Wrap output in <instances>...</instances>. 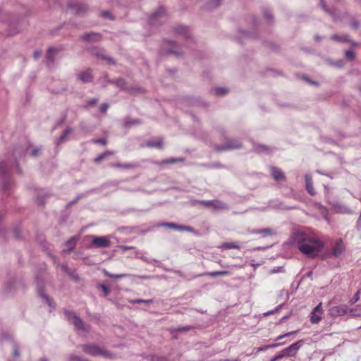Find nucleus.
Here are the masks:
<instances>
[{
	"label": "nucleus",
	"mask_w": 361,
	"mask_h": 361,
	"mask_svg": "<svg viewBox=\"0 0 361 361\" xmlns=\"http://www.w3.org/2000/svg\"><path fill=\"white\" fill-rule=\"evenodd\" d=\"M104 274L111 279H115L131 276V274H114L109 273L107 271H104Z\"/></svg>",
	"instance_id": "473e14b6"
},
{
	"label": "nucleus",
	"mask_w": 361,
	"mask_h": 361,
	"mask_svg": "<svg viewBox=\"0 0 361 361\" xmlns=\"http://www.w3.org/2000/svg\"><path fill=\"white\" fill-rule=\"evenodd\" d=\"M42 56V51L40 50H36L33 53V57L35 59H39Z\"/></svg>",
	"instance_id": "338daca9"
},
{
	"label": "nucleus",
	"mask_w": 361,
	"mask_h": 361,
	"mask_svg": "<svg viewBox=\"0 0 361 361\" xmlns=\"http://www.w3.org/2000/svg\"><path fill=\"white\" fill-rule=\"evenodd\" d=\"M321 319L322 317L316 314L315 312L312 311L310 316V322L312 324H317Z\"/></svg>",
	"instance_id": "58836bf2"
},
{
	"label": "nucleus",
	"mask_w": 361,
	"mask_h": 361,
	"mask_svg": "<svg viewBox=\"0 0 361 361\" xmlns=\"http://www.w3.org/2000/svg\"><path fill=\"white\" fill-rule=\"evenodd\" d=\"M81 38L84 42H96L101 40L102 35L99 32H91L85 33Z\"/></svg>",
	"instance_id": "dca6fc26"
},
{
	"label": "nucleus",
	"mask_w": 361,
	"mask_h": 361,
	"mask_svg": "<svg viewBox=\"0 0 361 361\" xmlns=\"http://www.w3.org/2000/svg\"><path fill=\"white\" fill-rule=\"evenodd\" d=\"M146 146H147L149 147H152V148L161 149L162 146H163V140H162V138L159 137L157 141H154V140L148 141L146 143Z\"/></svg>",
	"instance_id": "cd10ccee"
},
{
	"label": "nucleus",
	"mask_w": 361,
	"mask_h": 361,
	"mask_svg": "<svg viewBox=\"0 0 361 361\" xmlns=\"http://www.w3.org/2000/svg\"><path fill=\"white\" fill-rule=\"evenodd\" d=\"M109 82L111 83V84H114L116 87H119L121 90H125V91H127V92H130V91H132V90H136V91H140V88H131V89H129L127 86H126V80L123 79V78H118L116 80H109Z\"/></svg>",
	"instance_id": "f3484780"
},
{
	"label": "nucleus",
	"mask_w": 361,
	"mask_h": 361,
	"mask_svg": "<svg viewBox=\"0 0 361 361\" xmlns=\"http://www.w3.org/2000/svg\"><path fill=\"white\" fill-rule=\"evenodd\" d=\"M229 274H230V272L228 271H211V272L200 274H197V276H195V277H201V276H204L217 277V276H228Z\"/></svg>",
	"instance_id": "393cba45"
},
{
	"label": "nucleus",
	"mask_w": 361,
	"mask_h": 361,
	"mask_svg": "<svg viewBox=\"0 0 361 361\" xmlns=\"http://www.w3.org/2000/svg\"><path fill=\"white\" fill-rule=\"evenodd\" d=\"M100 16L104 18L109 19V20H114V17L113 16V15L109 11H101L100 12Z\"/></svg>",
	"instance_id": "a19ab883"
},
{
	"label": "nucleus",
	"mask_w": 361,
	"mask_h": 361,
	"mask_svg": "<svg viewBox=\"0 0 361 361\" xmlns=\"http://www.w3.org/2000/svg\"><path fill=\"white\" fill-rule=\"evenodd\" d=\"M46 197L47 196L39 195L37 199L38 204L40 205H44L45 204V197Z\"/></svg>",
	"instance_id": "680f3d73"
},
{
	"label": "nucleus",
	"mask_w": 361,
	"mask_h": 361,
	"mask_svg": "<svg viewBox=\"0 0 361 361\" xmlns=\"http://www.w3.org/2000/svg\"><path fill=\"white\" fill-rule=\"evenodd\" d=\"M242 147V142L238 138H226L221 145H216L214 149L216 152H221L224 151H230Z\"/></svg>",
	"instance_id": "7ed1b4c3"
},
{
	"label": "nucleus",
	"mask_w": 361,
	"mask_h": 361,
	"mask_svg": "<svg viewBox=\"0 0 361 361\" xmlns=\"http://www.w3.org/2000/svg\"><path fill=\"white\" fill-rule=\"evenodd\" d=\"M222 0H209L206 4V8L209 10L214 9L218 7Z\"/></svg>",
	"instance_id": "2f4dec72"
},
{
	"label": "nucleus",
	"mask_w": 361,
	"mask_h": 361,
	"mask_svg": "<svg viewBox=\"0 0 361 361\" xmlns=\"http://www.w3.org/2000/svg\"><path fill=\"white\" fill-rule=\"evenodd\" d=\"M61 269L64 272L67 273L68 274H71V269L68 268L67 264H63L61 265Z\"/></svg>",
	"instance_id": "e2e57ef3"
},
{
	"label": "nucleus",
	"mask_w": 361,
	"mask_h": 361,
	"mask_svg": "<svg viewBox=\"0 0 361 361\" xmlns=\"http://www.w3.org/2000/svg\"><path fill=\"white\" fill-rule=\"evenodd\" d=\"M221 247L225 249H239L240 246L234 243H225L222 245Z\"/></svg>",
	"instance_id": "79ce46f5"
},
{
	"label": "nucleus",
	"mask_w": 361,
	"mask_h": 361,
	"mask_svg": "<svg viewBox=\"0 0 361 361\" xmlns=\"http://www.w3.org/2000/svg\"><path fill=\"white\" fill-rule=\"evenodd\" d=\"M67 7L74 14L84 15L88 10L87 6L80 0H69Z\"/></svg>",
	"instance_id": "423d86ee"
},
{
	"label": "nucleus",
	"mask_w": 361,
	"mask_h": 361,
	"mask_svg": "<svg viewBox=\"0 0 361 361\" xmlns=\"http://www.w3.org/2000/svg\"><path fill=\"white\" fill-rule=\"evenodd\" d=\"M331 66H334L338 68H342L344 66V62L342 60H338L334 63H332Z\"/></svg>",
	"instance_id": "052dcab7"
},
{
	"label": "nucleus",
	"mask_w": 361,
	"mask_h": 361,
	"mask_svg": "<svg viewBox=\"0 0 361 361\" xmlns=\"http://www.w3.org/2000/svg\"><path fill=\"white\" fill-rule=\"evenodd\" d=\"M111 245L109 238L108 236H92V245L97 248L109 247Z\"/></svg>",
	"instance_id": "9d476101"
},
{
	"label": "nucleus",
	"mask_w": 361,
	"mask_h": 361,
	"mask_svg": "<svg viewBox=\"0 0 361 361\" xmlns=\"http://www.w3.org/2000/svg\"><path fill=\"white\" fill-rule=\"evenodd\" d=\"M183 161H184V159L182 157H180V158L171 157V158L164 159L162 161H154V164L156 165L160 166L162 164H174L176 163L182 162Z\"/></svg>",
	"instance_id": "b1692460"
},
{
	"label": "nucleus",
	"mask_w": 361,
	"mask_h": 361,
	"mask_svg": "<svg viewBox=\"0 0 361 361\" xmlns=\"http://www.w3.org/2000/svg\"><path fill=\"white\" fill-rule=\"evenodd\" d=\"M82 348L85 353L92 356H102L106 358H111V354L94 345H83Z\"/></svg>",
	"instance_id": "39448f33"
},
{
	"label": "nucleus",
	"mask_w": 361,
	"mask_h": 361,
	"mask_svg": "<svg viewBox=\"0 0 361 361\" xmlns=\"http://www.w3.org/2000/svg\"><path fill=\"white\" fill-rule=\"evenodd\" d=\"M165 42H168L169 44L173 45L171 47L166 50L167 54H173L177 58H180L183 56V52L180 51V48L174 42L166 40Z\"/></svg>",
	"instance_id": "412c9836"
},
{
	"label": "nucleus",
	"mask_w": 361,
	"mask_h": 361,
	"mask_svg": "<svg viewBox=\"0 0 361 361\" xmlns=\"http://www.w3.org/2000/svg\"><path fill=\"white\" fill-rule=\"evenodd\" d=\"M291 240L302 254L310 257L317 256L324 247V243L322 241L304 232L293 233Z\"/></svg>",
	"instance_id": "f03ea898"
},
{
	"label": "nucleus",
	"mask_w": 361,
	"mask_h": 361,
	"mask_svg": "<svg viewBox=\"0 0 361 361\" xmlns=\"http://www.w3.org/2000/svg\"><path fill=\"white\" fill-rule=\"evenodd\" d=\"M99 99L97 98H92L88 101H87L86 106L87 107H91L94 106L97 102Z\"/></svg>",
	"instance_id": "864d4df0"
},
{
	"label": "nucleus",
	"mask_w": 361,
	"mask_h": 361,
	"mask_svg": "<svg viewBox=\"0 0 361 361\" xmlns=\"http://www.w3.org/2000/svg\"><path fill=\"white\" fill-rule=\"evenodd\" d=\"M106 157V154H101L94 158V162L99 163Z\"/></svg>",
	"instance_id": "bf43d9fd"
},
{
	"label": "nucleus",
	"mask_w": 361,
	"mask_h": 361,
	"mask_svg": "<svg viewBox=\"0 0 361 361\" xmlns=\"http://www.w3.org/2000/svg\"><path fill=\"white\" fill-rule=\"evenodd\" d=\"M37 293L38 295L42 298V302L47 304L49 307L54 308L55 305L52 302L51 299L49 298L48 295H47L44 291L43 285L41 282L37 280Z\"/></svg>",
	"instance_id": "f8f14e48"
},
{
	"label": "nucleus",
	"mask_w": 361,
	"mask_h": 361,
	"mask_svg": "<svg viewBox=\"0 0 361 361\" xmlns=\"http://www.w3.org/2000/svg\"><path fill=\"white\" fill-rule=\"evenodd\" d=\"M41 152H42V147H37L31 151L30 155L32 157H37L41 154Z\"/></svg>",
	"instance_id": "de8ad7c7"
},
{
	"label": "nucleus",
	"mask_w": 361,
	"mask_h": 361,
	"mask_svg": "<svg viewBox=\"0 0 361 361\" xmlns=\"http://www.w3.org/2000/svg\"><path fill=\"white\" fill-rule=\"evenodd\" d=\"M73 132L72 128L68 126L63 131V133L61 135V136L57 140L56 144L57 146L62 144L66 139L67 136Z\"/></svg>",
	"instance_id": "a878e982"
},
{
	"label": "nucleus",
	"mask_w": 361,
	"mask_h": 361,
	"mask_svg": "<svg viewBox=\"0 0 361 361\" xmlns=\"http://www.w3.org/2000/svg\"><path fill=\"white\" fill-rule=\"evenodd\" d=\"M69 361H85L81 357L72 354L69 356Z\"/></svg>",
	"instance_id": "6e6d98bb"
},
{
	"label": "nucleus",
	"mask_w": 361,
	"mask_h": 361,
	"mask_svg": "<svg viewBox=\"0 0 361 361\" xmlns=\"http://www.w3.org/2000/svg\"><path fill=\"white\" fill-rule=\"evenodd\" d=\"M166 20V11L163 7H159L148 18V23L151 26H159Z\"/></svg>",
	"instance_id": "20e7f679"
},
{
	"label": "nucleus",
	"mask_w": 361,
	"mask_h": 361,
	"mask_svg": "<svg viewBox=\"0 0 361 361\" xmlns=\"http://www.w3.org/2000/svg\"><path fill=\"white\" fill-rule=\"evenodd\" d=\"M349 313L353 317H361V305H358L355 308L351 309Z\"/></svg>",
	"instance_id": "c9c22d12"
},
{
	"label": "nucleus",
	"mask_w": 361,
	"mask_h": 361,
	"mask_svg": "<svg viewBox=\"0 0 361 361\" xmlns=\"http://www.w3.org/2000/svg\"><path fill=\"white\" fill-rule=\"evenodd\" d=\"M109 108V104L106 103H103L100 106V111L102 113H105Z\"/></svg>",
	"instance_id": "69168bd1"
},
{
	"label": "nucleus",
	"mask_w": 361,
	"mask_h": 361,
	"mask_svg": "<svg viewBox=\"0 0 361 361\" xmlns=\"http://www.w3.org/2000/svg\"><path fill=\"white\" fill-rule=\"evenodd\" d=\"M0 340L1 341H11L12 344V341H15L13 339L12 335L8 332H2L0 335Z\"/></svg>",
	"instance_id": "72a5a7b5"
},
{
	"label": "nucleus",
	"mask_w": 361,
	"mask_h": 361,
	"mask_svg": "<svg viewBox=\"0 0 361 361\" xmlns=\"http://www.w3.org/2000/svg\"><path fill=\"white\" fill-rule=\"evenodd\" d=\"M92 53L98 58L108 61L109 64H115L114 60L112 58L106 56L103 49L94 48L92 50Z\"/></svg>",
	"instance_id": "4be33fe9"
},
{
	"label": "nucleus",
	"mask_w": 361,
	"mask_h": 361,
	"mask_svg": "<svg viewBox=\"0 0 361 361\" xmlns=\"http://www.w3.org/2000/svg\"><path fill=\"white\" fill-rule=\"evenodd\" d=\"M345 57L348 61H353L355 57V54L353 51L348 50L345 52Z\"/></svg>",
	"instance_id": "49530a36"
},
{
	"label": "nucleus",
	"mask_w": 361,
	"mask_h": 361,
	"mask_svg": "<svg viewBox=\"0 0 361 361\" xmlns=\"http://www.w3.org/2000/svg\"><path fill=\"white\" fill-rule=\"evenodd\" d=\"M129 302L133 304L135 303H145L147 305H149L153 302V300H144V299H134V300H130Z\"/></svg>",
	"instance_id": "ea45409f"
},
{
	"label": "nucleus",
	"mask_w": 361,
	"mask_h": 361,
	"mask_svg": "<svg viewBox=\"0 0 361 361\" xmlns=\"http://www.w3.org/2000/svg\"><path fill=\"white\" fill-rule=\"evenodd\" d=\"M79 128L81 131L85 132L86 133H88L92 131V129L83 122H81L80 123Z\"/></svg>",
	"instance_id": "c03bdc74"
},
{
	"label": "nucleus",
	"mask_w": 361,
	"mask_h": 361,
	"mask_svg": "<svg viewBox=\"0 0 361 361\" xmlns=\"http://www.w3.org/2000/svg\"><path fill=\"white\" fill-rule=\"evenodd\" d=\"M64 314L66 319L72 321L74 326L80 330L86 331V326L78 315L73 311L64 310Z\"/></svg>",
	"instance_id": "6e6552de"
},
{
	"label": "nucleus",
	"mask_w": 361,
	"mask_h": 361,
	"mask_svg": "<svg viewBox=\"0 0 361 361\" xmlns=\"http://www.w3.org/2000/svg\"><path fill=\"white\" fill-rule=\"evenodd\" d=\"M27 151V148L16 146L12 149L11 157L6 161L0 162V185L3 190H8L12 185L10 178L11 168H15L18 174L22 173L18 159L24 157Z\"/></svg>",
	"instance_id": "f257e3e1"
},
{
	"label": "nucleus",
	"mask_w": 361,
	"mask_h": 361,
	"mask_svg": "<svg viewBox=\"0 0 361 361\" xmlns=\"http://www.w3.org/2000/svg\"><path fill=\"white\" fill-rule=\"evenodd\" d=\"M320 5L324 11L327 13L334 20H338V15L334 10H330L326 5L324 0H320Z\"/></svg>",
	"instance_id": "bb28decb"
},
{
	"label": "nucleus",
	"mask_w": 361,
	"mask_h": 361,
	"mask_svg": "<svg viewBox=\"0 0 361 361\" xmlns=\"http://www.w3.org/2000/svg\"><path fill=\"white\" fill-rule=\"evenodd\" d=\"M214 91L217 95L223 96L228 92V89L226 87H216Z\"/></svg>",
	"instance_id": "a18cd8bd"
},
{
	"label": "nucleus",
	"mask_w": 361,
	"mask_h": 361,
	"mask_svg": "<svg viewBox=\"0 0 361 361\" xmlns=\"http://www.w3.org/2000/svg\"><path fill=\"white\" fill-rule=\"evenodd\" d=\"M254 150L257 153H267L269 154L271 152V149L264 145H257L254 147Z\"/></svg>",
	"instance_id": "c85d7f7f"
},
{
	"label": "nucleus",
	"mask_w": 361,
	"mask_h": 361,
	"mask_svg": "<svg viewBox=\"0 0 361 361\" xmlns=\"http://www.w3.org/2000/svg\"><path fill=\"white\" fill-rule=\"evenodd\" d=\"M91 142L92 143L100 144V145H106V143H107V140L106 139H104V138L92 139L91 140Z\"/></svg>",
	"instance_id": "603ef678"
},
{
	"label": "nucleus",
	"mask_w": 361,
	"mask_h": 361,
	"mask_svg": "<svg viewBox=\"0 0 361 361\" xmlns=\"http://www.w3.org/2000/svg\"><path fill=\"white\" fill-rule=\"evenodd\" d=\"M159 226H163L168 228H171L175 231H188V232H193L194 228L189 226H185V225H179L175 223L172 222H166V223H161L159 225Z\"/></svg>",
	"instance_id": "9b49d317"
},
{
	"label": "nucleus",
	"mask_w": 361,
	"mask_h": 361,
	"mask_svg": "<svg viewBox=\"0 0 361 361\" xmlns=\"http://www.w3.org/2000/svg\"><path fill=\"white\" fill-rule=\"evenodd\" d=\"M198 202L202 205L211 207L214 210L228 211L230 209V207L226 203L219 200H200Z\"/></svg>",
	"instance_id": "0eeeda50"
},
{
	"label": "nucleus",
	"mask_w": 361,
	"mask_h": 361,
	"mask_svg": "<svg viewBox=\"0 0 361 361\" xmlns=\"http://www.w3.org/2000/svg\"><path fill=\"white\" fill-rule=\"evenodd\" d=\"M13 234H14V237L16 239L21 238L20 229L19 228L16 227L13 229Z\"/></svg>",
	"instance_id": "13d9d810"
},
{
	"label": "nucleus",
	"mask_w": 361,
	"mask_h": 361,
	"mask_svg": "<svg viewBox=\"0 0 361 361\" xmlns=\"http://www.w3.org/2000/svg\"><path fill=\"white\" fill-rule=\"evenodd\" d=\"M270 173L274 179L276 181H281L286 180V176L283 171L276 166L270 167Z\"/></svg>",
	"instance_id": "aec40b11"
},
{
	"label": "nucleus",
	"mask_w": 361,
	"mask_h": 361,
	"mask_svg": "<svg viewBox=\"0 0 361 361\" xmlns=\"http://www.w3.org/2000/svg\"><path fill=\"white\" fill-rule=\"evenodd\" d=\"M76 241H77V238L75 236H73L71 237L66 243V245L67 247V250H64L63 252H71L72 251L75 245H76Z\"/></svg>",
	"instance_id": "c756f323"
},
{
	"label": "nucleus",
	"mask_w": 361,
	"mask_h": 361,
	"mask_svg": "<svg viewBox=\"0 0 361 361\" xmlns=\"http://www.w3.org/2000/svg\"><path fill=\"white\" fill-rule=\"evenodd\" d=\"M345 252V246L341 239L336 242L333 247V254L336 257H341Z\"/></svg>",
	"instance_id": "6ab92c4d"
},
{
	"label": "nucleus",
	"mask_w": 361,
	"mask_h": 361,
	"mask_svg": "<svg viewBox=\"0 0 361 361\" xmlns=\"http://www.w3.org/2000/svg\"><path fill=\"white\" fill-rule=\"evenodd\" d=\"M193 329H194L193 326L187 325V326H185L177 328L176 331L178 332H186V331H188L192 330Z\"/></svg>",
	"instance_id": "3c124183"
},
{
	"label": "nucleus",
	"mask_w": 361,
	"mask_h": 361,
	"mask_svg": "<svg viewBox=\"0 0 361 361\" xmlns=\"http://www.w3.org/2000/svg\"><path fill=\"white\" fill-rule=\"evenodd\" d=\"M305 188L308 193L314 196L316 195V192L313 188V183L312 180V176L310 174L305 175Z\"/></svg>",
	"instance_id": "5701e85b"
},
{
	"label": "nucleus",
	"mask_w": 361,
	"mask_h": 361,
	"mask_svg": "<svg viewBox=\"0 0 361 361\" xmlns=\"http://www.w3.org/2000/svg\"><path fill=\"white\" fill-rule=\"evenodd\" d=\"M262 12H263V14H264V17L267 20H271L273 19L272 13H271V11L269 9L264 8V9H263Z\"/></svg>",
	"instance_id": "09e8293b"
},
{
	"label": "nucleus",
	"mask_w": 361,
	"mask_h": 361,
	"mask_svg": "<svg viewBox=\"0 0 361 361\" xmlns=\"http://www.w3.org/2000/svg\"><path fill=\"white\" fill-rule=\"evenodd\" d=\"M298 332V331H290V332L286 333V334H283V335H280V336H279L275 339V341H281V339H283V338L287 337V336H290V335H293V334H297Z\"/></svg>",
	"instance_id": "8fccbe9b"
},
{
	"label": "nucleus",
	"mask_w": 361,
	"mask_h": 361,
	"mask_svg": "<svg viewBox=\"0 0 361 361\" xmlns=\"http://www.w3.org/2000/svg\"><path fill=\"white\" fill-rule=\"evenodd\" d=\"M331 39L332 40L338 41V42H346L348 40V35L339 36L338 35H333L331 37Z\"/></svg>",
	"instance_id": "4c0bfd02"
},
{
	"label": "nucleus",
	"mask_w": 361,
	"mask_h": 361,
	"mask_svg": "<svg viewBox=\"0 0 361 361\" xmlns=\"http://www.w3.org/2000/svg\"><path fill=\"white\" fill-rule=\"evenodd\" d=\"M173 32L176 35H181L187 39L191 37L190 30L188 26L185 25H177L173 27Z\"/></svg>",
	"instance_id": "2eb2a0df"
},
{
	"label": "nucleus",
	"mask_w": 361,
	"mask_h": 361,
	"mask_svg": "<svg viewBox=\"0 0 361 361\" xmlns=\"http://www.w3.org/2000/svg\"><path fill=\"white\" fill-rule=\"evenodd\" d=\"M110 166L114 168L132 169L133 165L131 164L111 163L110 164Z\"/></svg>",
	"instance_id": "e433bc0d"
},
{
	"label": "nucleus",
	"mask_w": 361,
	"mask_h": 361,
	"mask_svg": "<svg viewBox=\"0 0 361 361\" xmlns=\"http://www.w3.org/2000/svg\"><path fill=\"white\" fill-rule=\"evenodd\" d=\"M151 361H167L164 357L153 355L151 357Z\"/></svg>",
	"instance_id": "0e129e2a"
},
{
	"label": "nucleus",
	"mask_w": 361,
	"mask_h": 361,
	"mask_svg": "<svg viewBox=\"0 0 361 361\" xmlns=\"http://www.w3.org/2000/svg\"><path fill=\"white\" fill-rule=\"evenodd\" d=\"M99 288L104 292L105 296L108 295L110 293L109 288L104 284H100Z\"/></svg>",
	"instance_id": "5fc2aeb1"
},
{
	"label": "nucleus",
	"mask_w": 361,
	"mask_h": 361,
	"mask_svg": "<svg viewBox=\"0 0 361 361\" xmlns=\"http://www.w3.org/2000/svg\"><path fill=\"white\" fill-rule=\"evenodd\" d=\"M140 121L137 119L130 120V119H126L125 120V126L126 128H129L133 125L140 123Z\"/></svg>",
	"instance_id": "37998d69"
},
{
	"label": "nucleus",
	"mask_w": 361,
	"mask_h": 361,
	"mask_svg": "<svg viewBox=\"0 0 361 361\" xmlns=\"http://www.w3.org/2000/svg\"><path fill=\"white\" fill-rule=\"evenodd\" d=\"M131 276L147 280L152 279L154 278V276L150 275H131Z\"/></svg>",
	"instance_id": "4d7b16f0"
},
{
	"label": "nucleus",
	"mask_w": 361,
	"mask_h": 361,
	"mask_svg": "<svg viewBox=\"0 0 361 361\" xmlns=\"http://www.w3.org/2000/svg\"><path fill=\"white\" fill-rule=\"evenodd\" d=\"M252 233L255 234H262L263 236L267 237L273 235L274 233V231L272 228H266L263 229L253 231Z\"/></svg>",
	"instance_id": "7c9ffc66"
},
{
	"label": "nucleus",
	"mask_w": 361,
	"mask_h": 361,
	"mask_svg": "<svg viewBox=\"0 0 361 361\" xmlns=\"http://www.w3.org/2000/svg\"><path fill=\"white\" fill-rule=\"evenodd\" d=\"M60 49L56 47H49L46 54L45 63L47 66H53L56 54L59 52Z\"/></svg>",
	"instance_id": "4468645a"
},
{
	"label": "nucleus",
	"mask_w": 361,
	"mask_h": 361,
	"mask_svg": "<svg viewBox=\"0 0 361 361\" xmlns=\"http://www.w3.org/2000/svg\"><path fill=\"white\" fill-rule=\"evenodd\" d=\"M283 357V355H282V353H279V354H278V355H275L274 357H273L270 360V361H278V360H279L282 359Z\"/></svg>",
	"instance_id": "774afa93"
},
{
	"label": "nucleus",
	"mask_w": 361,
	"mask_h": 361,
	"mask_svg": "<svg viewBox=\"0 0 361 361\" xmlns=\"http://www.w3.org/2000/svg\"><path fill=\"white\" fill-rule=\"evenodd\" d=\"M302 344H303V341L300 340V341L293 343L288 348L283 349L281 351V353L283 355V357H295L296 355L298 350L302 347Z\"/></svg>",
	"instance_id": "1a4fd4ad"
},
{
	"label": "nucleus",
	"mask_w": 361,
	"mask_h": 361,
	"mask_svg": "<svg viewBox=\"0 0 361 361\" xmlns=\"http://www.w3.org/2000/svg\"><path fill=\"white\" fill-rule=\"evenodd\" d=\"M77 79L83 83L90 82L93 80L91 69L82 71L77 75Z\"/></svg>",
	"instance_id": "a211bd4d"
},
{
	"label": "nucleus",
	"mask_w": 361,
	"mask_h": 361,
	"mask_svg": "<svg viewBox=\"0 0 361 361\" xmlns=\"http://www.w3.org/2000/svg\"><path fill=\"white\" fill-rule=\"evenodd\" d=\"M347 312L348 307L346 305L333 306L329 309V314L334 317L343 316L347 314Z\"/></svg>",
	"instance_id": "ddd939ff"
},
{
	"label": "nucleus",
	"mask_w": 361,
	"mask_h": 361,
	"mask_svg": "<svg viewBox=\"0 0 361 361\" xmlns=\"http://www.w3.org/2000/svg\"><path fill=\"white\" fill-rule=\"evenodd\" d=\"M12 349H13V357H18L20 355V353L19 351V345L16 341H12Z\"/></svg>",
	"instance_id": "f704fd0d"
}]
</instances>
